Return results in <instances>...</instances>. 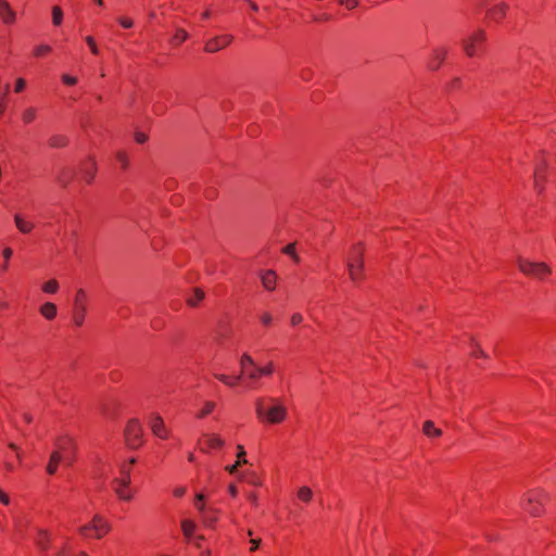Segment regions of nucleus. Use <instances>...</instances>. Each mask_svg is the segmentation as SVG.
<instances>
[{
	"mask_svg": "<svg viewBox=\"0 0 556 556\" xmlns=\"http://www.w3.org/2000/svg\"><path fill=\"white\" fill-rule=\"evenodd\" d=\"M23 418H24V420H25L26 422H31V421H33V417H31V415H29V414H27V413H25V414L23 415Z\"/></svg>",
	"mask_w": 556,
	"mask_h": 556,
	"instance_id": "61",
	"label": "nucleus"
},
{
	"mask_svg": "<svg viewBox=\"0 0 556 556\" xmlns=\"http://www.w3.org/2000/svg\"><path fill=\"white\" fill-rule=\"evenodd\" d=\"M67 144V138L63 135H54L49 139V146L52 148H63Z\"/></svg>",
	"mask_w": 556,
	"mask_h": 556,
	"instance_id": "24",
	"label": "nucleus"
},
{
	"mask_svg": "<svg viewBox=\"0 0 556 556\" xmlns=\"http://www.w3.org/2000/svg\"><path fill=\"white\" fill-rule=\"evenodd\" d=\"M14 222L16 228L22 233H29L34 229V224L31 222L26 220L22 215L15 214Z\"/></svg>",
	"mask_w": 556,
	"mask_h": 556,
	"instance_id": "19",
	"label": "nucleus"
},
{
	"mask_svg": "<svg viewBox=\"0 0 556 556\" xmlns=\"http://www.w3.org/2000/svg\"><path fill=\"white\" fill-rule=\"evenodd\" d=\"M229 492L232 496H236L238 493L237 488L235 485L229 486Z\"/></svg>",
	"mask_w": 556,
	"mask_h": 556,
	"instance_id": "62",
	"label": "nucleus"
},
{
	"mask_svg": "<svg viewBox=\"0 0 556 556\" xmlns=\"http://www.w3.org/2000/svg\"><path fill=\"white\" fill-rule=\"evenodd\" d=\"M86 42L89 46V48H90V50H91V52L93 54H98L99 53L98 47L96 45V41L93 40V38L91 36H87L86 37Z\"/></svg>",
	"mask_w": 556,
	"mask_h": 556,
	"instance_id": "43",
	"label": "nucleus"
},
{
	"mask_svg": "<svg viewBox=\"0 0 556 556\" xmlns=\"http://www.w3.org/2000/svg\"><path fill=\"white\" fill-rule=\"evenodd\" d=\"M58 450L63 455V460L66 465L73 464V455L76 451V444L71 437H61L55 442Z\"/></svg>",
	"mask_w": 556,
	"mask_h": 556,
	"instance_id": "8",
	"label": "nucleus"
},
{
	"mask_svg": "<svg viewBox=\"0 0 556 556\" xmlns=\"http://www.w3.org/2000/svg\"><path fill=\"white\" fill-rule=\"evenodd\" d=\"M527 505L525 508L533 516L541 514V506L543 501L547 497V494L542 490L530 491L527 495Z\"/></svg>",
	"mask_w": 556,
	"mask_h": 556,
	"instance_id": "7",
	"label": "nucleus"
},
{
	"mask_svg": "<svg viewBox=\"0 0 556 556\" xmlns=\"http://www.w3.org/2000/svg\"><path fill=\"white\" fill-rule=\"evenodd\" d=\"M188 38V34L184 29H178L177 33L174 36V41L176 43L184 42Z\"/></svg>",
	"mask_w": 556,
	"mask_h": 556,
	"instance_id": "40",
	"label": "nucleus"
},
{
	"mask_svg": "<svg viewBox=\"0 0 556 556\" xmlns=\"http://www.w3.org/2000/svg\"><path fill=\"white\" fill-rule=\"evenodd\" d=\"M48 542H49V534L47 531L45 530H39L38 531V538L36 539V543L37 545L42 548V549H47L48 548Z\"/></svg>",
	"mask_w": 556,
	"mask_h": 556,
	"instance_id": "27",
	"label": "nucleus"
},
{
	"mask_svg": "<svg viewBox=\"0 0 556 556\" xmlns=\"http://www.w3.org/2000/svg\"><path fill=\"white\" fill-rule=\"evenodd\" d=\"M62 80H63V83H64V84H66V85H75V84L77 83L76 77H74V76H70V75H67V74H64V75L62 76Z\"/></svg>",
	"mask_w": 556,
	"mask_h": 556,
	"instance_id": "45",
	"label": "nucleus"
},
{
	"mask_svg": "<svg viewBox=\"0 0 556 556\" xmlns=\"http://www.w3.org/2000/svg\"><path fill=\"white\" fill-rule=\"evenodd\" d=\"M269 405L265 406L263 399L255 400V413L257 418L265 424H281L287 418V407L279 399H268Z\"/></svg>",
	"mask_w": 556,
	"mask_h": 556,
	"instance_id": "1",
	"label": "nucleus"
},
{
	"mask_svg": "<svg viewBox=\"0 0 556 556\" xmlns=\"http://www.w3.org/2000/svg\"><path fill=\"white\" fill-rule=\"evenodd\" d=\"M12 254H13V251H12V249H11V248H5V249L3 250V257H4L5 263L3 264L2 268H3L4 270H5V269H7V267H8V261L10 260V257L12 256Z\"/></svg>",
	"mask_w": 556,
	"mask_h": 556,
	"instance_id": "44",
	"label": "nucleus"
},
{
	"mask_svg": "<svg viewBox=\"0 0 556 556\" xmlns=\"http://www.w3.org/2000/svg\"><path fill=\"white\" fill-rule=\"evenodd\" d=\"M195 523L192 520L185 519L181 521V530L187 539H190L195 530Z\"/></svg>",
	"mask_w": 556,
	"mask_h": 556,
	"instance_id": "25",
	"label": "nucleus"
},
{
	"mask_svg": "<svg viewBox=\"0 0 556 556\" xmlns=\"http://www.w3.org/2000/svg\"><path fill=\"white\" fill-rule=\"evenodd\" d=\"M241 465V460H237L233 465H230V466H227L226 467V470L231 473V475H235L238 470V467Z\"/></svg>",
	"mask_w": 556,
	"mask_h": 556,
	"instance_id": "48",
	"label": "nucleus"
},
{
	"mask_svg": "<svg viewBox=\"0 0 556 556\" xmlns=\"http://www.w3.org/2000/svg\"><path fill=\"white\" fill-rule=\"evenodd\" d=\"M348 262L354 263L356 265L358 264V267L362 264H364L363 250L361 249V243L355 244L351 248L346 257V263Z\"/></svg>",
	"mask_w": 556,
	"mask_h": 556,
	"instance_id": "16",
	"label": "nucleus"
},
{
	"mask_svg": "<svg viewBox=\"0 0 556 556\" xmlns=\"http://www.w3.org/2000/svg\"><path fill=\"white\" fill-rule=\"evenodd\" d=\"M249 500L251 501L252 504H256L257 502V497L254 493L249 494Z\"/></svg>",
	"mask_w": 556,
	"mask_h": 556,
	"instance_id": "60",
	"label": "nucleus"
},
{
	"mask_svg": "<svg viewBox=\"0 0 556 556\" xmlns=\"http://www.w3.org/2000/svg\"><path fill=\"white\" fill-rule=\"evenodd\" d=\"M206 443L212 448H218L224 445V440L219 438L218 435L212 434L207 435Z\"/></svg>",
	"mask_w": 556,
	"mask_h": 556,
	"instance_id": "30",
	"label": "nucleus"
},
{
	"mask_svg": "<svg viewBox=\"0 0 556 556\" xmlns=\"http://www.w3.org/2000/svg\"><path fill=\"white\" fill-rule=\"evenodd\" d=\"M86 293L83 289H79L76 292L75 296V313H74V321L77 326H81L85 319L86 314Z\"/></svg>",
	"mask_w": 556,
	"mask_h": 556,
	"instance_id": "10",
	"label": "nucleus"
},
{
	"mask_svg": "<svg viewBox=\"0 0 556 556\" xmlns=\"http://www.w3.org/2000/svg\"><path fill=\"white\" fill-rule=\"evenodd\" d=\"M508 5L506 3H498L489 10V15L493 20H501L505 16Z\"/></svg>",
	"mask_w": 556,
	"mask_h": 556,
	"instance_id": "21",
	"label": "nucleus"
},
{
	"mask_svg": "<svg viewBox=\"0 0 556 556\" xmlns=\"http://www.w3.org/2000/svg\"><path fill=\"white\" fill-rule=\"evenodd\" d=\"M346 268L352 281L357 282L364 277V264L358 267V264L348 262Z\"/></svg>",
	"mask_w": 556,
	"mask_h": 556,
	"instance_id": "17",
	"label": "nucleus"
},
{
	"mask_svg": "<svg viewBox=\"0 0 556 556\" xmlns=\"http://www.w3.org/2000/svg\"><path fill=\"white\" fill-rule=\"evenodd\" d=\"M298 498L304 503H308L313 498V491L308 486H302L298 491Z\"/></svg>",
	"mask_w": 556,
	"mask_h": 556,
	"instance_id": "26",
	"label": "nucleus"
},
{
	"mask_svg": "<svg viewBox=\"0 0 556 556\" xmlns=\"http://www.w3.org/2000/svg\"><path fill=\"white\" fill-rule=\"evenodd\" d=\"M485 40V33L482 29H479L471 34L468 38L463 40V47L468 56H475L482 47V43Z\"/></svg>",
	"mask_w": 556,
	"mask_h": 556,
	"instance_id": "6",
	"label": "nucleus"
},
{
	"mask_svg": "<svg viewBox=\"0 0 556 556\" xmlns=\"http://www.w3.org/2000/svg\"><path fill=\"white\" fill-rule=\"evenodd\" d=\"M36 115H37V111L35 108H27L22 113V119L26 124H29L36 118Z\"/></svg>",
	"mask_w": 556,
	"mask_h": 556,
	"instance_id": "29",
	"label": "nucleus"
},
{
	"mask_svg": "<svg viewBox=\"0 0 556 556\" xmlns=\"http://www.w3.org/2000/svg\"><path fill=\"white\" fill-rule=\"evenodd\" d=\"M422 431L429 438H438L442 434L441 429L435 428L434 424L431 420L425 421Z\"/></svg>",
	"mask_w": 556,
	"mask_h": 556,
	"instance_id": "22",
	"label": "nucleus"
},
{
	"mask_svg": "<svg viewBox=\"0 0 556 556\" xmlns=\"http://www.w3.org/2000/svg\"><path fill=\"white\" fill-rule=\"evenodd\" d=\"M232 40V37L230 35H223L215 37L211 40H208L205 45V51L207 52H216L226 46H228Z\"/></svg>",
	"mask_w": 556,
	"mask_h": 556,
	"instance_id": "12",
	"label": "nucleus"
},
{
	"mask_svg": "<svg viewBox=\"0 0 556 556\" xmlns=\"http://www.w3.org/2000/svg\"><path fill=\"white\" fill-rule=\"evenodd\" d=\"M40 313L43 317L51 320L56 315V306L51 302H47L40 307Z\"/></svg>",
	"mask_w": 556,
	"mask_h": 556,
	"instance_id": "23",
	"label": "nucleus"
},
{
	"mask_svg": "<svg viewBox=\"0 0 556 556\" xmlns=\"http://www.w3.org/2000/svg\"><path fill=\"white\" fill-rule=\"evenodd\" d=\"M59 289V283L56 280L52 279V280H49L47 281L43 286H42V290L46 292V293H55Z\"/></svg>",
	"mask_w": 556,
	"mask_h": 556,
	"instance_id": "33",
	"label": "nucleus"
},
{
	"mask_svg": "<svg viewBox=\"0 0 556 556\" xmlns=\"http://www.w3.org/2000/svg\"><path fill=\"white\" fill-rule=\"evenodd\" d=\"M204 298V292L200 289L194 290V295L188 299V304L195 306Z\"/></svg>",
	"mask_w": 556,
	"mask_h": 556,
	"instance_id": "35",
	"label": "nucleus"
},
{
	"mask_svg": "<svg viewBox=\"0 0 556 556\" xmlns=\"http://www.w3.org/2000/svg\"><path fill=\"white\" fill-rule=\"evenodd\" d=\"M195 498H197V508H198L200 511L204 513V505H203V504H201V502L204 500L203 494H198Z\"/></svg>",
	"mask_w": 556,
	"mask_h": 556,
	"instance_id": "51",
	"label": "nucleus"
},
{
	"mask_svg": "<svg viewBox=\"0 0 556 556\" xmlns=\"http://www.w3.org/2000/svg\"><path fill=\"white\" fill-rule=\"evenodd\" d=\"M261 320L264 325H269L273 320L270 314L268 313H264L262 316H261Z\"/></svg>",
	"mask_w": 556,
	"mask_h": 556,
	"instance_id": "53",
	"label": "nucleus"
},
{
	"mask_svg": "<svg viewBox=\"0 0 556 556\" xmlns=\"http://www.w3.org/2000/svg\"><path fill=\"white\" fill-rule=\"evenodd\" d=\"M0 20L8 25L13 24L16 20L15 11L5 0H0Z\"/></svg>",
	"mask_w": 556,
	"mask_h": 556,
	"instance_id": "13",
	"label": "nucleus"
},
{
	"mask_svg": "<svg viewBox=\"0 0 556 556\" xmlns=\"http://www.w3.org/2000/svg\"><path fill=\"white\" fill-rule=\"evenodd\" d=\"M251 551H255L258 546H260V543H261V540L260 539H252L251 541Z\"/></svg>",
	"mask_w": 556,
	"mask_h": 556,
	"instance_id": "56",
	"label": "nucleus"
},
{
	"mask_svg": "<svg viewBox=\"0 0 556 556\" xmlns=\"http://www.w3.org/2000/svg\"><path fill=\"white\" fill-rule=\"evenodd\" d=\"M445 53L446 52L444 50H435L433 52V64H430L432 70H437L440 66L444 60Z\"/></svg>",
	"mask_w": 556,
	"mask_h": 556,
	"instance_id": "28",
	"label": "nucleus"
},
{
	"mask_svg": "<svg viewBox=\"0 0 556 556\" xmlns=\"http://www.w3.org/2000/svg\"><path fill=\"white\" fill-rule=\"evenodd\" d=\"M148 139V136L141 131H137L135 134V140L138 142V143H144Z\"/></svg>",
	"mask_w": 556,
	"mask_h": 556,
	"instance_id": "46",
	"label": "nucleus"
},
{
	"mask_svg": "<svg viewBox=\"0 0 556 556\" xmlns=\"http://www.w3.org/2000/svg\"><path fill=\"white\" fill-rule=\"evenodd\" d=\"M203 540H204V536H203V535H198V536L194 539V541H195V542H194V543H195V546H197V547H201V544H200V543H201V541H203Z\"/></svg>",
	"mask_w": 556,
	"mask_h": 556,
	"instance_id": "59",
	"label": "nucleus"
},
{
	"mask_svg": "<svg viewBox=\"0 0 556 556\" xmlns=\"http://www.w3.org/2000/svg\"><path fill=\"white\" fill-rule=\"evenodd\" d=\"M125 441L131 448H137L142 443V428L137 419H131L125 429Z\"/></svg>",
	"mask_w": 556,
	"mask_h": 556,
	"instance_id": "5",
	"label": "nucleus"
},
{
	"mask_svg": "<svg viewBox=\"0 0 556 556\" xmlns=\"http://www.w3.org/2000/svg\"><path fill=\"white\" fill-rule=\"evenodd\" d=\"M63 12L59 7H54L52 9V20L54 25H60L62 23Z\"/></svg>",
	"mask_w": 556,
	"mask_h": 556,
	"instance_id": "36",
	"label": "nucleus"
},
{
	"mask_svg": "<svg viewBox=\"0 0 556 556\" xmlns=\"http://www.w3.org/2000/svg\"><path fill=\"white\" fill-rule=\"evenodd\" d=\"M303 320V317L300 313H294L292 316H291V324L293 326H296L299 325L300 323H302Z\"/></svg>",
	"mask_w": 556,
	"mask_h": 556,
	"instance_id": "47",
	"label": "nucleus"
},
{
	"mask_svg": "<svg viewBox=\"0 0 556 556\" xmlns=\"http://www.w3.org/2000/svg\"><path fill=\"white\" fill-rule=\"evenodd\" d=\"M546 167H547L546 161L542 160L541 162L538 163V165L534 169V187L539 192L542 191L541 181H543L545 178L544 172H545Z\"/></svg>",
	"mask_w": 556,
	"mask_h": 556,
	"instance_id": "15",
	"label": "nucleus"
},
{
	"mask_svg": "<svg viewBox=\"0 0 556 556\" xmlns=\"http://www.w3.org/2000/svg\"><path fill=\"white\" fill-rule=\"evenodd\" d=\"M282 251L285 254L290 255L295 262H299V257L295 254V244L294 243L288 244L287 247L283 248Z\"/></svg>",
	"mask_w": 556,
	"mask_h": 556,
	"instance_id": "37",
	"label": "nucleus"
},
{
	"mask_svg": "<svg viewBox=\"0 0 556 556\" xmlns=\"http://www.w3.org/2000/svg\"><path fill=\"white\" fill-rule=\"evenodd\" d=\"M83 170H84V176H85L86 180L88 182L91 181L94 177V172H96L94 162L90 161L88 164L85 165Z\"/></svg>",
	"mask_w": 556,
	"mask_h": 556,
	"instance_id": "31",
	"label": "nucleus"
},
{
	"mask_svg": "<svg viewBox=\"0 0 556 556\" xmlns=\"http://www.w3.org/2000/svg\"><path fill=\"white\" fill-rule=\"evenodd\" d=\"M471 343L472 345L475 346V351L472 352V355L476 356V357H483V358H486L488 355L485 354V352L483 350H481V348L479 346V344L473 340L471 339Z\"/></svg>",
	"mask_w": 556,
	"mask_h": 556,
	"instance_id": "39",
	"label": "nucleus"
},
{
	"mask_svg": "<svg viewBox=\"0 0 556 556\" xmlns=\"http://www.w3.org/2000/svg\"><path fill=\"white\" fill-rule=\"evenodd\" d=\"M51 51V47L48 45H40L36 47L34 53L36 56H42Z\"/></svg>",
	"mask_w": 556,
	"mask_h": 556,
	"instance_id": "38",
	"label": "nucleus"
},
{
	"mask_svg": "<svg viewBox=\"0 0 556 556\" xmlns=\"http://www.w3.org/2000/svg\"><path fill=\"white\" fill-rule=\"evenodd\" d=\"M261 281L263 287L268 290L273 291L276 287L277 276L276 273L271 269L264 270L260 274Z\"/></svg>",
	"mask_w": 556,
	"mask_h": 556,
	"instance_id": "14",
	"label": "nucleus"
},
{
	"mask_svg": "<svg viewBox=\"0 0 556 556\" xmlns=\"http://www.w3.org/2000/svg\"><path fill=\"white\" fill-rule=\"evenodd\" d=\"M186 489L185 488H177L174 490V495L177 497H180L185 494Z\"/></svg>",
	"mask_w": 556,
	"mask_h": 556,
	"instance_id": "57",
	"label": "nucleus"
},
{
	"mask_svg": "<svg viewBox=\"0 0 556 556\" xmlns=\"http://www.w3.org/2000/svg\"><path fill=\"white\" fill-rule=\"evenodd\" d=\"M118 22L125 28H130L132 26V21L130 18L122 17L118 20Z\"/></svg>",
	"mask_w": 556,
	"mask_h": 556,
	"instance_id": "52",
	"label": "nucleus"
},
{
	"mask_svg": "<svg viewBox=\"0 0 556 556\" xmlns=\"http://www.w3.org/2000/svg\"><path fill=\"white\" fill-rule=\"evenodd\" d=\"M251 8H252V10H254V11H257V10H258V7H257L255 3H253V2H251Z\"/></svg>",
	"mask_w": 556,
	"mask_h": 556,
	"instance_id": "64",
	"label": "nucleus"
},
{
	"mask_svg": "<svg viewBox=\"0 0 556 556\" xmlns=\"http://www.w3.org/2000/svg\"><path fill=\"white\" fill-rule=\"evenodd\" d=\"M78 530L84 536H88V532L92 530L96 538L100 539L111 530V527L100 515H96L90 523L81 526Z\"/></svg>",
	"mask_w": 556,
	"mask_h": 556,
	"instance_id": "4",
	"label": "nucleus"
},
{
	"mask_svg": "<svg viewBox=\"0 0 556 556\" xmlns=\"http://www.w3.org/2000/svg\"><path fill=\"white\" fill-rule=\"evenodd\" d=\"M9 447H10V448H12V450H13V451H15V452H17V451H18L17 446H16L14 443H10V444H9Z\"/></svg>",
	"mask_w": 556,
	"mask_h": 556,
	"instance_id": "63",
	"label": "nucleus"
},
{
	"mask_svg": "<svg viewBox=\"0 0 556 556\" xmlns=\"http://www.w3.org/2000/svg\"><path fill=\"white\" fill-rule=\"evenodd\" d=\"M8 90H9V85H7V86H5V88H4V92H3L2 94H0V114H1V113H2V111H3V103H2V101H3L4 97H5V96H7V93H8Z\"/></svg>",
	"mask_w": 556,
	"mask_h": 556,
	"instance_id": "55",
	"label": "nucleus"
},
{
	"mask_svg": "<svg viewBox=\"0 0 556 556\" xmlns=\"http://www.w3.org/2000/svg\"><path fill=\"white\" fill-rule=\"evenodd\" d=\"M237 450H238V454H237V460H241V465L242 464H247L248 460L245 458V451H244V447L242 445H238L237 446Z\"/></svg>",
	"mask_w": 556,
	"mask_h": 556,
	"instance_id": "42",
	"label": "nucleus"
},
{
	"mask_svg": "<svg viewBox=\"0 0 556 556\" xmlns=\"http://www.w3.org/2000/svg\"><path fill=\"white\" fill-rule=\"evenodd\" d=\"M149 426H150V429H151L152 433L155 437H157V438H160L162 440H165V439H167L169 437V431L165 427L164 420H163V418L160 415L153 414L150 417Z\"/></svg>",
	"mask_w": 556,
	"mask_h": 556,
	"instance_id": "11",
	"label": "nucleus"
},
{
	"mask_svg": "<svg viewBox=\"0 0 556 556\" xmlns=\"http://www.w3.org/2000/svg\"><path fill=\"white\" fill-rule=\"evenodd\" d=\"M63 460V455L61 454L60 451H53L51 453V456H50V459H49V463L47 465V472L49 475H54L58 470V466L59 464Z\"/></svg>",
	"mask_w": 556,
	"mask_h": 556,
	"instance_id": "18",
	"label": "nucleus"
},
{
	"mask_svg": "<svg viewBox=\"0 0 556 556\" xmlns=\"http://www.w3.org/2000/svg\"><path fill=\"white\" fill-rule=\"evenodd\" d=\"M240 365H241L242 371L238 376L230 377V376H227V375H224V374H215V377L220 382H223L224 384H226L228 387H236L239 383V381L242 379V374H243V371L245 369V366L247 365L254 366V361H253V358L249 354H243L241 356V359H240Z\"/></svg>",
	"mask_w": 556,
	"mask_h": 556,
	"instance_id": "9",
	"label": "nucleus"
},
{
	"mask_svg": "<svg viewBox=\"0 0 556 556\" xmlns=\"http://www.w3.org/2000/svg\"><path fill=\"white\" fill-rule=\"evenodd\" d=\"M214 408H215L214 402H211V401L205 402L204 407L198 414V417L203 418V417L207 416L208 414H211L213 412Z\"/></svg>",
	"mask_w": 556,
	"mask_h": 556,
	"instance_id": "34",
	"label": "nucleus"
},
{
	"mask_svg": "<svg viewBox=\"0 0 556 556\" xmlns=\"http://www.w3.org/2000/svg\"><path fill=\"white\" fill-rule=\"evenodd\" d=\"M67 547H64L62 548L61 551L58 552V555L59 556H67ZM79 556H88L86 553H80Z\"/></svg>",
	"mask_w": 556,
	"mask_h": 556,
	"instance_id": "58",
	"label": "nucleus"
},
{
	"mask_svg": "<svg viewBox=\"0 0 556 556\" xmlns=\"http://www.w3.org/2000/svg\"><path fill=\"white\" fill-rule=\"evenodd\" d=\"M216 520L217 517L215 516L214 511L210 510L203 514L202 521L205 527H212Z\"/></svg>",
	"mask_w": 556,
	"mask_h": 556,
	"instance_id": "32",
	"label": "nucleus"
},
{
	"mask_svg": "<svg viewBox=\"0 0 556 556\" xmlns=\"http://www.w3.org/2000/svg\"><path fill=\"white\" fill-rule=\"evenodd\" d=\"M117 161L119 162L122 168H127L128 166V157L125 152H118L116 154Z\"/></svg>",
	"mask_w": 556,
	"mask_h": 556,
	"instance_id": "41",
	"label": "nucleus"
},
{
	"mask_svg": "<svg viewBox=\"0 0 556 556\" xmlns=\"http://www.w3.org/2000/svg\"><path fill=\"white\" fill-rule=\"evenodd\" d=\"M0 502L4 505L10 504V497L3 491L0 490Z\"/></svg>",
	"mask_w": 556,
	"mask_h": 556,
	"instance_id": "54",
	"label": "nucleus"
},
{
	"mask_svg": "<svg viewBox=\"0 0 556 556\" xmlns=\"http://www.w3.org/2000/svg\"><path fill=\"white\" fill-rule=\"evenodd\" d=\"M122 478L113 481L114 490L117 496L124 501H130L134 496L132 492L128 489L130 483V469L124 465L121 468Z\"/></svg>",
	"mask_w": 556,
	"mask_h": 556,
	"instance_id": "3",
	"label": "nucleus"
},
{
	"mask_svg": "<svg viewBox=\"0 0 556 556\" xmlns=\"http://www.w3.org/2000/svg\"><path fill=\"white\" fill-rule=\"evenodd\" d=\"M341 2L343 4H345V7L350 10L354 9L357 7L358 2L356 0H341Z\"/></svg>",
	"mask_w": 556,
	"mask_h": 556,
	"instance_id": "49",
	"label": "nucleus"
},
{
	"mask_svg": "<svg viewBox=\"0 0 556 556\" xmlns=\"http://www.w3.org/2000/svg\"><path fill=\"white\" fill-rule=\"evenodd\" d=\"M273 370H274L273 364L269 363L265 367H256L254 370L249 371L248 377L252 380H256L262 375H265V376L271 375Z\"/></svg>",
	"mask_w": 556,
	"mask_h": 556,
	"instance_id": "20",
	"label": "nucleus"
},
{
	"mask_svg": "<svg viewBox=\"0 0 556 556\" xmlns=\"http://www.w3.org/2000/svg\"><path fill=\"white\" fill-rule=\"evenodd\" d=\"M25 88V80L23 78H18L15 83V91L21 92Z\"/></svg>",
	"mask_w": 556,
	"mask_h": 556,
	"instance_id": "50",
	"label": "nucleus"
},
{
	"mask_svg": "<svg viewBox=\"0 0 556 556\" xmlns=\"http://www.w3.org/2000/svg\"><path fill=\"white\" fill-rule=\"evenodd\" d=\"M518 267L521 273L541 280L551 274V268L545 263H534L518 258Z\"/></svg>",
	"mask_w": 556,
	"mask_h": 556,
	"instance_id": "2",
	"label": "nucleus"
}]
</instances>
